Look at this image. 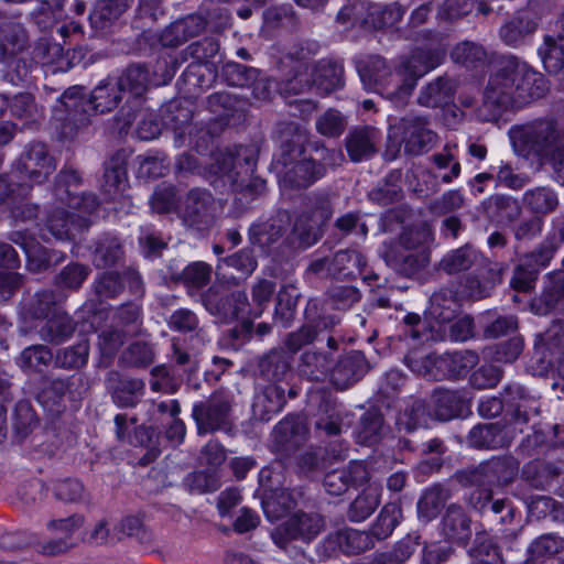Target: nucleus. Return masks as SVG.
I'll return each instance as SVG.
<instances>
[{
	"instance_id": "6",
	"label": "nucleus",
	"mask_w": 564,
	"mask_h": 564,
	"mask_svg": "<svg viewBox=\"0 0 564 564\" xmlns=\"http://www.w3.org/2000/svg\"><path fill=\"white\" fill-rule=\"evenodd\" d=\"M405 361L412 371L419 375H429L438 380H456L464 378L478 365L479 356L473 350H462L443 355L429 354L420 358L408 355Z\"/></svg>"
},
{
	"instance_id": "64",
	"label": "nucleus",
	"mask_w": 564,
	"mask_h": 564,
	"mask_svg": "<svg viewBox=\"0 0 564 564\" xmlns=\"http://www.w3.org/2000/svg\"><path fill=\"white\" fill-rule=\"evenodd\" d=\"M433 417L432 410L422 399H415L405 406L397 417V425L400 431L411 433L420 426L426 425L429 419Z\"/></svg>"
},
{
	"instance_id": "35",
	"label": "nucleus",
	"mask_w": 564,
	"mask_h": 564,
	"mask_svg": "<svg viewBox=\"0 0 564 564\" xmlns=\"http://www.w3.org/2000/svg\"><path fill=\"white\" fill-rule=\"evenodd\" d=\"M534 350L547 365L564 358V322L555 319L545 332L539 333L535 336Z\"/></svg>"
},
{
	"instance_id": "5",
	"label": "nucleus",
	"mask_w": 564,
	"mask_h": 564,
	"mask_svg": "<svg viewBox=\"0 0 564 564\" xmlns=\"http://www.w3.org/2000/svg\"><path fill=\"white\" fill-rule=\"evenodd\" d=\"M334 213L327 193L315 192L306 196L304 207L293 221L291 237L300 249H308L324 236L325 226Z\"/></svg>"
},
{
	"instance_id": "63",
	"label": "nucleus",
	"mask_w": 564,
	"mask_h": 564,
	"mask_svg": "<svg viewBox=\"0 0 564 564\" xmlns=\"http://www.w3.org/2000/svg\"><path fill=\"white\" fill-rule=\"evenodd\" d=\"M449 498L451 491L445 486L435 484L429 487L417 501L419 517L425 521H431L438 514L441 508Z\"/></svg>"
},
{
	"instance_id": "46",
	"label": "nucleus",
	"mask_w": 564,
	"mask_h": 564,
	"mask_svg": "<svg viewBox=\"0 0 564 564\" xmlns=\"http://www.w3.org/2000/svg\"><path fill=\"white\" fill-rule=\"evenodd\" d=\"M75 329L76 323L72 316L64 311H58L43 321L37 334L44 343L59 345L70 338Z\"/></svg>"
},
{
	"instance_id": "12",
	"label": "nucleus",
	"mask_w": 564,
	"mask_h": 564,
	"mask_svg": "<svg viewBox=\"0 0 564 564\" xmlns=\"http://www.w3.org/2000/svg\"><path fill=\"white\" fill-rule=\"evenodd\" d=\"M324 524V519L318 513L296 512L278 525L271 536L280 547H285L293 540L310 543L321 533Z\"/></svg>"
},
{
	"instance_id": "30",
	"label": "nucleus",
	"mask_w": 564,
	"mask_h": 564,
	"mask_svg": "<svg viewBox=\"0 0 564 564\" xmlns=\"http://www.w3.org/2000/svg\"><path fill=\"white\" fill-rule=\"evenodd\" d=\"M444 58L440 47H417L406 56H401L394 64L405 70L416 82L436 68Z\"/></svg>"
},
{
	"instance_id": "28",
	"label": "nucleus",
	"mask_w": 564,
	"mask_h": 564,
	"mask_svg": "<svg viewBox=\"0 0 564 564\" xmlns=\"http://www.w3.org/2000/svg\"><path fill=\"white\" fill-rule=\"evenodd\" d=\"M417 85V82L405 70L393 64V72L388 79L379 85V95L398 108L405 107Z\"/></svg>"
},
{
	"instance_id": "7",
	"label": "nucleus",
	"mask_w": 564,
	"mask_h": 564,
	"mask_svg": "<svg viewBox=\"0 0 564 564\" xmlns=\"http://www.w3.org/2000/svg\"><path fill=\"white\" fill-rule=\"evenodd\" d=\"M234 394L219 389L209 397L195 402L192 417L196 424L197 434L205 435L218 431L228 432L232 427Z\"/></svg>"
},
{
	"instance_id": "52",
	"label": "nucleus",
	"mask_w": 564,
	"mask_h": 564,
	"mask_svg": "<svg viewBox=\"0 0 564 564\" xmlns=\"http://www.w3.org/2000/svg\"><path fill=\"white\" fill-rule=\"evenodd\" d=\"M318 408L314 415L315 431L319 435L337 436L341 433L343 417L335 401L325 394L318 397Z\"/></svg>"
},
{
	"instance_id": "53",
	"label": "nucleus",
	"mask_w": 564,
	"mask_h": 564,
	"mask_svg": "<svg viewBox=\"0 0 564 564\" xmlns=\"http://www.w3.org/2000/svg\"><path fill=\"white\" fill-rule=\"evenodd\" d=\"M333 357L328 352L307 349L300 356L297 371L310 381H323L330 376Z\"/></svg>"
},
{
	"instance_id": "29",
	"label": "nucleus",
	"mask_w": 564,
	"mask_h": 564,
	"mask_svg": "<svg viewBox=\"0 0 564 564\" xmlns=\"http://www.w3.org/2000/svg\"><path fill=\"white\" fill-rule=\"evenodd\" d=\"M131 3L132 0H98L89 13L91 28L101 34L112 32Z\"/></svg>"
},
{
	"instance_id": "50",
	"label": "nucleus",
	"mask_w": 564,
	"mask_h": 564,
	"mask_svg": "<svg viewBox=\"0 0 564 564\" xmlns=\"http://www.w3.org/2000/svg\"><path fill=\"white\" fill-rule=\"evenodd\" d=\"M344 86V67L338 62L321 61L312 74V87L321 95H328Z\"/></svg>"
},
{
	"instance_id": "43",
	"label": "nucleus",
	"mask_w": 564,
	"mask_h": 564,
	"mask_svg": "<svg viewBox=\"0 0 564 564\" xmlns=\"http://www.w3.org/2000/svg\"><path fill=\"white\" fill-rule=\"evenodd\" d=\"M531 310L538 315H546L553 310L564 314V271L551 274L550 284L532 301Z\"/></svg>"
},
{
	"instance_id": "26",
	"label": "nucleus",
	"mask_w": 564,
	"mask_h": 564,
	"mask_svg": "<svg viewBox=\"0 0 564 564\" xmlns=\"http://www.w3.org/2000/svg\"><path fill=\"white\" fill-rule=\"evenodd\" d=\"M382 259L397 274L404 278H413L429 265L431 252H412L387 246L382 252Z\"/></svg>"
},
{
	"instance_id": "48",
	"label": "nucleus",
	"mask_w": 564,
	"mask_h": 564,
	"mask_svg": "<svg viewBox=\"0 0 564 564\" xmlns=\"http://www.w3.org/2000/svg\"><path fill=\"white\" fill-rule=\"evenodd\" d=\"M281 64L290 68L279 82V90L282 95L302 94L312 87L304 62L299 58L295 59L292 55L288 54L281 61Z\"/></svg>"
},
{
	"instance_id": "19",
	"label": "nucleus",
	"mask_w": 564,
	"mask_h": 564,
	"mask_svg": "<svg viewBox=\"0 0 564 564\" xmlns=\"http://www.w3.org/2000/svg\"><path fill=\"white\" fill-rule=\"evenodd\" d=\"M540 18L531 4L517 11L499 29L500 40L510 47L525 45L539 26Z\"/></svg>"
},
{
	"instance_id": "41",
	"label": "nucleus",
	"mask_w": 564,
	"mask_h": 564,
	"mask_svg": "<svg viewBox=\"0 0 564 564\" xmlns=\"http://www.w3.org/2000/svg\"><path fill=\"white\" fill-rule=\"evenodd\" d=\"M456 88L453 77L442 75L421 87L416 101L427 108L443 107L452 102Z\"/></svg>"
},
{
	"instance_id": "47",
	"label": "nucleus",
	"mask_w": 564,
	"mask_h": 564,
	"mask_svg": "<svg viewBox=\"0 0 564 564\" xmlns=\"http://www.w3.org/2000/svg\"><path fill=\"white\" fill-rule=\"evenodd\" d=\"M485 215L498 223L513 224L521 214L522 206L520 202L506 194H494L482 202Z\"/></svg>"
},
{
	"instance_id": "11",
	"label": "nucleus",
	"mask_w": 564,
	"mask_h": 564,
	"mask_svg": "<svg viewBox=\"0 0 564 564\" xmlns=\"http://www.w3.org/2000/svg\"><path fill=\"white\" fill-rule=\"evenodd\" d=\"M317 302L310 301L306 307L307 323L285 337L284 345L292 354L313 344L323 332L333 330L340 322L337 315L325 313L317 315Z\"/></svg>"
},
{
	"instance_id": "58",
	"label": "nucleus",
	"mask_w": 564,
	"mask_h": 564,
	"mask_svg": "<svg viewBox=\"0 0 564 564\" xmlns=\"http://www.w3.org/2000/svg\"><path fill=\"white\" fill-rule=\"evenodd\" d=\"M151 72L144 63L128 65L116 82L121 91H129L135 98L141 97L149 88Z\"/></svg>"
},
{
	"instance_id": "57",
	"label": "nucleus",
	"mask_w": 564,
	"mask_h": 564,
	"mask_svg": "<svg viewBox=\"0 0 564 564\" xmlns=\"http://www.w3.org/2000/svg\"><path fill=\"white\" fill-rule=\"evenodd\" d=\"M468 443L476 448H499L508 446L510 440L505 427L499 423H485L470 430Z\"/></svg>"
},
{
	"instance_id": "56",
	"label": "nucleus",
	"mask_w": 564,
	"mask_h": 564,
	"mask_svg": "<svg viewBox=\"0 0 564 564\" xmlns=\"http://www.w3.org/2000/svg\"><path fill=\"white\" fill-rule=\"evenodd\" d=\"M366 260L354 249L338 250L332 257V278L337 280H351L362 274Z\"/></svg>"
},
{
	"instance_id": "38",
	"label": "nucleus",
	"mask_w": 564,
	"mask_h": 564,
	"mask_svg": "<svg viewBox=\"0 0 564 564\" xmlns=\"http://www.w3.org/2000/svg\"><path fill=\"white\" fill-rule=\"evenodd\" d=\"M442 533L454 543L466 544L471 536V519L457 503L449 505L442 518Z\"/></svg>"
},
{
	"instance_id": "27",
	"label": "nucleus",
	"mask_w": 564,
	"mask_h": 564,
	"mask_svg": "<svg viewBox=\"0 0 564 564\" xmlns=\"http://www.w3.org/2000/svg\"><path fill=\"white\" fill-rule=\"evenodd\" d=\"M308 435L305 419L301 415H288L273 430V443L278 451L289 453L302 445Z\"/></svg>"
},
{
	"instance_id": "8",
	"label": "nucleus",
	"mask_w": 564,
	"mask_h": 564,
	"mask_svg": "<svg viewBox=\"0 0 564 564\" xmlns=\"http://www.w3.org/2000/svg\"><path fill=\"white\" fill-rule=\"evenodd\" d=\"M405 7L399 2L380 4L367 1H356L344 7L337 14L339 23H351L367 30H382L391 28L401 21Z\"/></svg>"
},
{
	"instance_id": "42",
	"label": "nucleus",
	"mask_w": 564,
	"mask_h": 564,
	"mask_svg": "<svg viewBox=\"0 0 564 564\" xmlns=\"http://www.w3.org/2000/svg\"><path fill=\"white\" fill-rule=\"evenodd\" d=\"M521 203L532 215L544 218L556 212L560 206V197L553 187L540 185L527 189L522 195Z\"/></svg>"
},
{
	"instance_id": "10",
	"label": "nucleus",
	"mask_w": 564,
	"mask_h": 564,
	"mask_svg": "<svg viewBox=\"0 0 564 564\" xmlns=\"http://www.w3.org/2000/svg\"><path fill=\"white\" fill-rule=\"evenodd\" d=\"M200 302L209 314L224 323L243 316L249 306L246 292H230L221 284L216 283L200 294Z\"/></svg>"
},
{
	"instance_id": "44",
	"label": "nucleus",
	"mask_w": 564,
	"mask_h": 564,
	"mask_svg": "<svg viewBox=\"0 0 564 564\" xmlns=\"http://www.w3.org/2000/svg\"><path fill=\"white\" fill-rule=\"evenodd\" d=\"M302 497L300 490H289L286 488H275L274 490L262 495V509L270 521H276L293 510Z\"/></svg>"
},
{
	"instance_id": "3",
	"label": "nucleus",
	"mask_w": 564,
	"mask_h": 564,
	"mask_svg": "<svg viewBox=\"0 0 564 564\" xmlns=\"http://www.w3.org/2000/svg\"><path fill=\"white\" fill-rule=\"evenodd\" d=\"M258 153L257 147L252 144L238 145L218 152L213 171L223 178L224 183L229 184L231 191L247 193L251 197L259 196L265 189V181L253 175Z\"/></svg>"
},
{
	"instance_id": "60",
	"label": "nucleus",
	"mask_w": 564,
	"mask_h": 564,
	"mask_svg": "<svg viewBox=\"0 0 564 564\" xmlns=\"http://www.w3.org/2000/svg\"><path fill=\"white\" fill-rule=\"evenodd\" d=\"M89 341L80 339L75 345L59 348L54 354V367L66 371L83 369L89 358Z\"/></svg>"
},
{
	"instance_id": "13",
	"label": "nucleus",
	"mask_w": 564,
	"mask_h": 564,
	"mask_svg": "<svg viewBox=\"0 0 564 564\" xmlns=\"http://www.w3.org/2000/svg\"><path fill=\"white\" fill-rule=\"evenodd\" d=\"M83 383L82 377L65 376L54 377L44 376L41 381V388L36 393V400L51 412H61L65 406V399L75 401L80 398L76 388Z\"/></svg>"
},
{
	"instance_id": "9",
	"label": "nucleus",
	"mask_w": 564,
	"mask_h": 564,
	"mask_svg": "<svg viewBox=\"0 0 564 564\" xmlns=\"http://www.w3.org/2000/svg\"><path fill=\"white\" fill-rule=\"evenodd\" d=\"M518 473L519 462L512 456H501L458 470L454 479L463 487L507 486Z\"/></svg>"
},
{
	"instance_id": "1",
	"label": "nucleus",
	"mask_w": 564,
	"mask_h": 564,
	"mask_svg": "<svg viewBox=\"0 0 564 564\" xmlns=\"http://www.w3.org/2000/svg\"><path fill=\"white\" fill-rule=\"evenodd\" d=\"M546 80L514 55L503 56L489 77L484 91L485 104L491 107H521L544 96Z\"/></svg>"
},
{
	"instance_id": "24",
	"label": "nucleus",
	"mask_w": 564,
	"mask_h": 564,
	"mask_svg": "<svg viewBox=\"0 0 564 564\" xmlns=\"http://www.w3.org/2000/svg\"><path fill=\"white\" fill-rule=\"evenodd\" d=\"M433 419L449 421L469 412V402L460 390L436 388L431 394Z\"/></svg>"
},
{
	"instance_id": "49",
	"label": "nucleus",
	"mask_w": 564,
	"mask_h": 564,
	"mask_svg": "<svg viewBox=\"0 0 564 564\" xmlns=\"http://www.w3.org/2000/svg\"><path fill=\"white\" fill-rule=\"evenodd\" d=\"M356 68L360 80L367 90L379 94V85L388 79L393 72V66L379 55H371L356 62Z\"/></svg>"
},
{
	"instance_id": "54",
	"label": "nucleus",
	"mask_w": 564,
	"mask_h": 564,
	"mask_svg": "<svg viewBox=\"0 0 564 564\" xmlns=\"http://www.w3.org/2000/svg\"><path fill=\"white\" fill-rule=\"evenodd\" d=\"M386 434L384 419L380 410L368 409L359 419L355 429L357 443L361 445L378 444Z\"/></svg>"
},
{
	"instance_id": "20",
	"label": "nucleus",
	"mask_w": 564,
	"mask_h": 564,
	"mask_svg": "<svg viewBox=\"0 0 564 564\" xmlns=\"http://www.w3.org/2000/svg\"><path fill=\"white\" fill-rule=\"evenodd\" d=\"M370 473L364 462L352 460L346 467L328 471L323 479V487L330 496H341L351 487L368 482Z\"/></svg>"
},
{
	"instance_id": "4",
	"label": "nucleus",
	"mask_w": 564,
	"mask_h": 564,
	"mask_svg": "<svg viewBox=\"0 0 564 564\" xmlns=\"http://www.w3.org/2000/svg\"><path fill=\"white\" fill-rule=\"evenodd\" d=\"M509 137L517 155L541 161L564 142V130L554 118L546 117L513 126Z\"/></svg>"
},
{
	"instance_id": "25",
	"label": "nucleus",
	"mask_w": 564,
	"mask_h": 564,
	"mask_svg": "<svg viewBox=\"0 0 564 564\" xmlns=\"http://www.w3.org/2000/svg\"><path fill=\"white\" fill-rule=\"evenodd\" d=\"M323 176V167L313 158L299 160L279 171L281 186L290 189L307 188Z\"/></svg>"
},
{
	"instance_id": "22",
	"label": "nucleus",
	"mask_w": 564,
	"mask_h": 564,
	"mask_svg": "<svg viewBox=\"0 0 564 564\" xmlns=\"http://www.w3.org/2000/svg\"><path fill=\"white\" fill-rule=\"evenodd\" d=\"M485 257L473 245L466 243L449 250L435 265V270L447 275L471 273L484 265Z\"/></svg>"
},
{
	"instance_id": "51",
	"label": "nucleus",
	"mask_w": 564,
	"mask_h": 564,
	"mask_svg": "<svg viewBox=\"0 0 564 564\" xmlns=\"http://www.w3.org/2000/svg\"><path fill=\"white\" fill-rule=\"evenodd\" d=\"M127 181L126 155L117 152L105 163L101 189L108 199H113L124 191Z\"/></svg>"
},
{
	"instance_id": "32",
	"label": "nucleus",
	"mask_w": 564,
	"mask_h": 564,
	"mask_svg": "<svg viewBox=\"0 0 564 564\" xmlns=\"http://www.w3.org/2000/svg\"><path fill=\"white\" fill-rule=\"evenodd\" d=\"M307 142L306 131L296 123L290 122L283 126L280 134V153L276 158V166L281 169L296 162L304 154Z\"/></svg>"
},
{
	"instance_id": "59",
	"label": "nucleus",
	"mask_w": 564,
	"mask_h": 564,
	"mask_svg": "<svg viewBox=\"0 0 564 564\" xmlns=\"http://www.w3.org/2000/svg\"><path fill=\"white\" fill-rule=\"evenodd\" d=\"M64 300V296L52 290H44L34 294V296L25 303L23 317L28 319H46L54 312H58L57 304Z\"/></svg>"
},
{
	"instance_id": "14",
	"label": "nucleus",
	"mask_w": 564,
	"mask_h": 564,
	"mask_svg": "<svg viewBox=\"0 0 564 564\" xmlns=\"http://www.w3.org/2000/svg\"><path fill=\"white\" fill-rule=\"evenodd\" d=\"M17 170L32 184H42L56 170V162L45 143L31 142L21 153Z\"/></svg>"
},
{
	"instance_id": "17",
	"label": "nucleus",
	"mask_w": 564,
	"mask_h": 564,
	"mask_svg": "<svg viewBox=\"0 0 564 564\" xmlns=\"http://www.w3.org/2000/svg\"><path fill=\"white\" fill-rule=\"evenodd\" d=\"M290 224V212L279 208L270 217L260 218L250 225L248 240L250 245L267 251L284 237Z\"/></svg>"
},
{
	"instance_id": "62",
	"label": "nucleus",
	"mask_w": 564,
	"mask_h": 564,
	"mask_svg": "<svg viewBox=\"0 0 564 564\" xmlns=\"http://www.w3.org/2000/svg\"><path fill=\"white\" fill-rule=\"evenodd\" d=\"M52 362L54 364V352L44 344H35L25 347L15 359L17 366L22 371L32 372H41Z\"/></svg>"
},
{
	"instance_id": "2",
	"label": "nucleus",
	"mask_w": 564,
	"mask_h": 564,
	"mask_svg": "<svg viewBox=\"0 0 564 564\" xmlns=\"http://www.w3.org/2000/svg\"><path fill=\"white\" fill-rule=\"evenodd\" d=\"M121 89L116 78L107 77L86 95L83 86H73L61 96V102L67 113L63 133L67 138L77 135L82 128L90 123V117L107 113L116 109L121 101Z\"/></svg>"
},
{
	"instance_id": "36",
	"label": "nucleus",
	"mask_w": 564,
	"mask_h": 564,
	"mask_svg": "<svg viewBox=\"0 0 564 564\" xmlns=\"http://www.w3.org/2000/svg\"><path fill=\"white\" fill-rule=\"evenodd\" d=\"M162 119L164 124L173 131L175 144L182 147L186 137L192 133L193 110L189 102L171 101L166 106Z\"/></svg>"
},
{
	"instance_id": "15",
	"label": "nucleus",
	"mask_w": 564,
	"mask_h": 564,
	"mask_svg": "<svg viewBox=\"0 0 564 564\" xmlns=\"http://www.w3.org/2000/svg\"><path fill=\"white\" fill-rule=\"evenodd\" d=\"M217 219V205L208 191L195 188L188 193L183 221L198 234L208 232Z\"/></svg>"
},
{
	"instance_id": "34",
	"label": "nucleus",
	"mask_w": 564,
	"mask_h": 564,
	"mask_svg": "<svg viewBox=\"0 0 564 564\" xmlns=\"http://www.w3.org/2000/svg\"><path fill=\"white\" fill-rule=\"evenodd\" d=\"M507 404L512 409V420L517 425L530 423L540 413V403L529 395L520 384H510L505 389Z\"/></svg>"
},
{
	"instance_id": "37",
	"label": "nucleus",
	"mask_w": 564,
	"mask_h": 564,
	"mask_svg": "<svg viewBox=\"0 0 564 564\" xmlns=\"http://www.w3.org/2000/svg\"><path fill=\"white\" fill-rule=\"evenodd\" d=\"M30 46L29 33L20 22H4L0 26V64L24 53Z\"/></svg>"
},
{
	"instance_id": "33",
	"label": "nucleus",
	"mask_w": 564,
	"mask_h": 564,
	"mask_svg": "<svg viewBox=\"0 0 564 564\" xmlns=\"http://www.w3.org/2000/svg\"><path fill=\"white\" fill-rule=\"evenodd\" d=\"M379 132L370 126L356 127L349 131L345 139V147L349 159L357 163L371 159L377 152Z\"/></svg>"
},
{
	"instance_id": "40",
	"label": "nucleus",
	"mask_w": 564,
	"mask_h": 564,
	"mask_svg": "<svg viewBox=\"0 0 564 564\" xmlns=\"http://www.w3.org/2000/svg\"><path fill=\"white\" fill-rule=\"evenodd\" d=\"M107 381L111 398L120 408L135 406L144 393L145 384L140 379L123 378L118 372L111 371Z\"/></svg>"
},
{
	"instance_id": "39",
	"label": "nucleus",
	"mask_w": 564,
	"mask_h": 564,
	"mask_svg": "<svg viewBox=\"0 0 564 564\" xmlns=\"http://www.w3.org/2000/svg\"><path fill=\"white\" fill-rule=\"evenodd\" d=\"M285 403V388L281 383H269L254 397L253 417L261 422H268L274 414L282 411Z\"/></svg>"
},
{
	"instance_id": "21",
	"label": "nucleus",
	"mask_w": 564,
	"mask_h": 564,
	"mask_svg": "<svg viewBox=\"0 0 564 564\" xmlns=\"http://www.w3.org/2000/svg\"><path fill=\"white\" fill-rule=\"evenodd\" d=\"M370 370L366 356L359 350H351L340 357L330 371V382L337 390H347L361 380Z\"/></svg>"
},
{
	"instance_id": "55",
	"label": "nucleus",
	"mask_w": 564,
	"mask_h": 564,
	"mask_svg": "<svg viewBox=\"0 0 564 564\" xmlns=\"http://www.w3.org/2000/svg\"><path fill=\"white\" fill-rule=\"evenodd\" d=\"M460 310L457 294L449 288H442L430 297L429 314L440 324L452 322Z\"/></svg>"
},
{
	"instance_id": "23",
	"label": "nucleus",
	"mask_w": 564,
	"mask_h": 564,
	"mask_svg": "<svg viewBox=\"0 0 564 564\" xmlns=\"http://www.w3.org/2000/svg\"><path fill=\"white\" fill-rule=\"evenodd\" d=\"M90 215L78 210L70 213L57 208L48 215L46 228L58 240H74L78 234L89 228Z\"/></svg>"
},
{
	"instance_id": "61",
	"label": "nucleus",
	"mask_w": 564,
	"mask_h": 564,
	"mask_svg": "<svg viewBox=\"0 0 564 564\" xmlns=\"http://www.w3.org/2000/svg\"><path fill=\"white\" fill-rule=\"evenodd\" d=\"M167 326L175 332L193 333L194 335L191 337V341H193L192 349H198L205 343L198 317L188 308H178L173 312L167 319Z\"/></svg>"
},
{
	"instance_id": "16",
	"label": "nucleus",
	"mask_w": 564,
	"mask_h": 564,
	"mask_svg": "<svg viewBox=\"0 0 564 564\" xmlns=\"http://www.w3.org/2000/svg\"><path fill=\"white\" fill-rule=\"evenodd\" d=\"M80 184V174L73 167H64L55 177V196L74 210L93 214L99 205L97 197L93 194L78 195L75 189Z\"/></svg>"
},
{
	"instance_id": "31",
	"label": "nucleus",
	"mask_w": 564,
	"mask_h": 564,
	"mask_svg": "<svg viewBox=\"0 0 564 564\" xmlns=\"http://www.w3.org/2000/svg\"><path fill=\"white\" fill-rule=\"evenodd\" d=\"M324 546L329 552L359 554L373 546L371 535L351 528H343L329 533L324 540Z\"/></svg>"
},
{
	"instance_id": "45",
	"label": "nucleus",
	"mask_w": 564,
	"mask_h": 564,
	"mask_svg": "<svg viewBox=\"0 0 564 564\" xmlns=\"http://www.w3.org/2000/svg\"><path fill=\"white\" fill-rule=\"evenodd\" d=\"M292 358L283 348H273L260 357L259 376L270 383H281L290 373Z\"/></svg>"
},
{
	"instance_id": "18",
	"label": "nucleus",
	"mask_w": 564,
	"mask_h": 564,
	"mask_svg": "<svg viewBox=\"0 0 564 564\" xmlns=\"http://www.w3.org/2000/svg\"><path fill=\"white\" fill-rule=\"evenodd\" d=\"M402 131L404 152L411 155H421L431 151L436 142L437 134L430 129L429 120L424 116L409 115L397 126Z\"/></svg>"
}]
</instances>
